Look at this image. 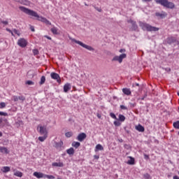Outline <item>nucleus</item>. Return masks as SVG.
<instances>
[{
	"label": "nucleus",
	"mask_w": 179,
	"mask_h": 179,
	"mask_svg": "<svg viewBox=\"0 0 179 179\" xmlns=\"http://www.w3.org/2000/svg\"><path fill=\"white\" fill-rule=\"evenodd\" d=\"M19 9L21 10V12H23L26 15H29V16H32L33 17H37V20H38L39 22H42V23H45L46 24H49V26H51V22H50L48 20H47V18H45L43 16L38 15L37 12H36L33 10H30V9H29L24 6H20L19 7Z\"/></svg>",
	"instance_id": "nucleus-1"
},
{
	"label": "nucleus",
	"mask_w": 179,
	"mask_h": 179,
	"mask_svg": "<svg viewBox=\"0 0 179 179\" xmlns=\"http://www.w3.org/2000/svg\"><path fill=\"white\" fill-rule=\"evenodd\" d=\"M139 26L143 30H146L147 31H157V27H152L148 23L140 22Z\"/></svg>",
	"instance_id": "nucleus-2"
},
{
	"label": "nucleus",
	"mask_w": 179,
	"mask_h": 179,
	"mask_svg": "<svg viewBox=\"0 0 179 179\" xmlns=\"http://www.w3.org/2000/svg\"><path fill=\"white\" fill-rule=\"evenodd\" d=\"M157 2L166 8L174 9L176 8L174 3L169 0H157Z\"/></svg>",
	"instance_id": "nucleus-3"
},
{
	"label": "nucleus",
	"mask_w": 179,
	"mask_h": 179,
	"mask_svg": "<svg viewBox=\"0 0 179 179\" xmlns=\"http://www.w3.org/2000/svg\"><path fill=\"white\" fill-rule=\"evenodd\" d=\"M71 41H73V43H76V44H78L79 45H80L83 48H85L86 50H88V51H94V48H92V46H90V45H87L83 43L80 41H77L75 38H71Z\"/></svg>",
	"instance_id": "nucleus-4"
},
{
	"label": "nucleus",
	"mask_w": 179,
	"mask_h": 179,
	"mask_svg": "<svg viewBox=\"0 0 179 179\" xmlns=\"http://www.w3.org/2000/svg\"><path fill=\"white\" fill-rule=\"evenodd\" d=\"M124 58H127V54L123 53L120 55V56H115L113 59L112 61H117L120 64L122 62V59Z\"/></svg>",
	"instance_id": "nucleus-5"
},
{
	"label": "nucleus",
	"mask_w": 179,
	"mask_h": 179,
	"mask_svg": "<svg viewBox=\"0 0 179 179\" xmlns=\"http://www.w3.org/2000/svg\"><path fill=\"white\" fill-rule=\"evenodd\" d=\"M38 131L41 135H48V131H47V127L44 126L39 125L38 127Z\"/></svg>",
	"instance_id": "nucleus-6"
},
{
	"label": "nucleus",
	"mask_w": 179,
	"mask_h": 179,
	"mask_svg": "<svg viewBox=\"0 0 179 179\" xmlns=\"http://www.w3.org/2000/svg\"><path fill=\"white\" fill-rule=\"evenodd\" d=\"M50 77L52 79H54V80H56L57 82V83H59L60 85L61 77L59 76V75L58 73L52 72L50 73Z\"/></svg>",
	"instance_id": "nucleus-7"
},
{
	"label": "nucleus",
	"mask_w": 179,
	"mask_h": 179,
	"mask_svg": "<svg viewBox=\"0 0 179 179\" xmlns=\"http://www.w3.org/2000/svg\"><path fill=\"white\" fill-rule=\"evenodd\" d=\"M17 44L22 48H24L27 46V41L23 38H21L18 40Z\"/></svg>",
	"instance_id": "nucleus-8"
},
{
	"label": "nucleus",
	"mask_w": 179,
	"mask_h": 179,
	"mask_svg": "<svg viewBox=\"0 0 179 179\" xmlns=\"http://www.w3.org/2000/svg\"><path fill=\"white\" fill-rule=\"evenodd\" d=\"M86 134L85 133H80L78 134V136H77V141H79V142H83L84 140L86 138Z\"/></svg>",
	"instance_id": "nucleus-9"
},
{
	"label": "nucleus",
	"mask_w": 179,
	"mask_h": 179,
	"mask_svg": "<svg viewBox=\"0 0 179 179\" xmlns=\"http://www.w3.org/2000/svg\"><path fill=\"white\" fill-rule=\"evenodd\" d=\"M34 177H36V178H45V174H44L41 172H34Z\"/></svg>",
	"instance_id": "nucleus-10"
},
{
	"label": "nucleus",
	"mask_w": 179,
	"mask_h": 179,
	"mask_svg": "<svg viewBox=\"0 0 179 179\" xmlns=\"http://www.w3.org/2000/svg\"><path fill=\"white\" fill-rule=\"evenodd\" d=\"M15 2H18V3L25 5L26 6H27V5H30V1L28 0H15Z\"/></svg>",
	"instance_id": "nucleus-11"
},
{
	"label": "nucleus",
	"mask_w": 179,
	"mask_h": 179,
	"mask_svg": "<svg viewBox=\"0 0 179 179\" xmlns=\"http://www.w3.org/2000/svg\"><path fill=\"white\" fill-rule=\"evenodd\" d=\"M64 146V142L62 141H60L59 143L55 142L54 147L56 148V149H61Z\"/></svg>",
	"instance_id": "nucleus-12"
},
{
	"label": "nucleus",
	"mask_w": 179,
	"mask_h": 179,
	"mask_svg": "<svg viewBox=\"0 0 179 179\" xmlns=\"http://www.w3.org/2000/svg\"><path fill=\"white\" fill-rule=\"evenodd\" d=\"M122 92L126 96H131V89L129 88H123Z\"/></svg>",
	"instance_id": "nucleus-13"
},
{
	"label": "nucleus",
	"mask_w": 179,
	"mask_h": 179,
	"mask_svg": "<svg viewBox=\"0 0 179 179\" xmlns=\"http://www.w3.org/2000/svg\"><path fill=\"white\" fill-rule=\"evenodd\" d=\"M166 41L168 43L171 44L177 42V38H176V37H169L166 39Z\"/></svg>",
	"instance_id": "nucleus-14"
},
{
	"label": "nucleus",
	"mask_w": 179,
	"mask_h": 179,
	"mask_svg": "<svg viewBox=\"0 0 179 179\" xmlns=\"http://www.w3.org/2000/svg\"><path fill=\"white\" fill-rule=\"evenodd\" d=\"M136 129L138 131V132H145V127L141 124L136 126Z\"/></svg>",
	"instance_id": "nucleus-15"
},
{
	"label": "nucleus",
	"mask_w": 179,
	"mask_h": 179,
	"mask_svg": "<svg viewBox=\"0 0 179 179\" xmlns=\"http://www.w3.org/2000/svg\"><path fill=\"white\" fill-rule=\"evenodd\" d=\"M52 167H64V163L62 162H53L52 164Z\"/></svg>",
	"instance_id": "nucleus-16"
},
{
	"label": "nucleus",
	"mask_w": 179,
	"mask_h": 179,
	"mask_svg": "<svg viewBox=\"0 0 179 179\" xmlns=\"http://www.w3.org/2000/svg\"><path fill=\"white\" fill-rule=\"evenodd\" d=\"M69 90H71V84L66 83L64 86V93H67Z\"/></svg>",
	"instance_id": "nucleus-17"
},
{
	"label": "nucleus",
	"mask_w": 179,
	"mask_h": 179,
	"mask_svg": "<svg viewBox=\"0 0 179 179\" xmlns=\"http://www.w3.org/2000/svg\"><path fill=\"white\" fill-rule=\"evenodd\" d=\"M0 152L1 153H6V155H8L9 153V150H8V148H6V147H0Z\"/></svg>",
	"instance_id": "nucleus-18"
},
{
	"label": "nucleus",
	"mask_w": 179,
	"mask_h": 179,
	"mask_svg": "<svg viewBox=\"0 0 179 179\" xmlns=\"http://www.w3.org/2000/svg\"><path fill=\"white\" fill-rule=\"evenodd\" d=\"M13 171H15L14 173V176H15V177H23V173L19 171H16L15 169H13Z\"/></svg>",
	"instance_id": "nucleus-19"
},
{
	"label": "nucleus",
	"mask_w": 179,
	"mask_h": 179,
	"mask_svg": "<svg viewBox=\"0 0 179 179\" xmlns=\"http://www.w3.org/2000/svg\"><path fill=\"white\" fill-rule=\"evenodd\" d=\"M47 138H48V135L43 134V136L38 137V141H40V142H44V141H45Z\"/></svg>",
	"instance_id": "nucleus-20"
},
{
	"label": "nucleus",
	"mask_w": 179,
	"mask_h": 179,
	"mask_svg": "<svg viewBox=\"0 0 179 179\" xmlns=\"http://www.w3.org/2000/svg\"><path fill=\"white\" fill-rule=\"evenodd\" d=\"M1 171L3 173H9V171H10V167H9V166H3L1 169Z\"/></svg>",
	"instance_id": "nucleus-21"
},
{
	"label": "nucleus",
	"mask_w": 179,
	"mask_h": 179,
	"mask_svg": "<svg viewBox=\"0 0 179 179\" xmlns=\"http://www.w3.org/2000/svg\"><path fill=\"white\" fill-rule=\"evenodd\" d=\"M66 153L70 155H74L75 150L73 149V148H70L69 149L66 150Z\"/></svg>",
	"instance_id": "nucleus-22"
},
{
	"label": "nucleus",
	"mask_w": 179,
	"mask_h": 179,
	"mask_svg": "<svg viewBox=\"0 0 179 179\" xmlns=\"http://www.w3.org/2000/svg\"><path fill=\"white\" fill-rule=\"evenodd\" d=\"M72 146H73V148L78 149V148H79V146H80V143H79L78 141H74L72 143Z\"/></svg>",
	"instance_id": "nucleus-23"
},
{
	"label": "nucleus",
	"mask_w": 179,
	"mask_h": 179,
	"mask_svg": "<svg viewBox=\"0 0 179 179\" xmlns=\"http://www.w3.org/2000/svg\"><path fill=\"white\" fill-rule=\"evenodd\" d=\"M157 15L159 16L161 18H164L167 16V13L166 12L162 11L160 13H157Z\"/></svg>",
	"instance_id": "nucleus-24"
},
{
	"label": "nucleus",
	"mask_w": 179,
	"mask_h": 179,
	"mask_svg": "<svg viewBox=\"0 0 179 179\" xmlns=\"http://www.w3.org/2000/svg\"><path fill=\"white\" fill-rule=\"evenodd\" d=\"M50 31H52V34H58V29L55 27L51 28Z\"/></svg>",
	"instance_id": "nucleus-25"
},
{
	"label": "nucleus",
	"mask_w": 179,
	"mask_h": 179,
	"mask_svg": "<svg viewBox=\"0 0 179 179\" xmlns=\"http://www.w3.org/2000/svg\"><path fill=\"white\" fill-rule=\"evenodd\" d=\"M127 164H135V159L132 158V157H130V159L127 162Z\"/></svg>",
	"instance_id": "nucleus-26"
},
{
	"label": "nucleus",
	"mask_w": 179,
	"mask_h": 179,
	"mask_svg": "<svg viewBox=\"0 0 179 179\" xmlns=\"http://www.w3.org/2000/svg\"><path fill=\"white\" fill-rule=\"evenodd\" d=\"M96 150H104V148L101 144H97L96 145Z\"/></svg>",
	"instance_id": "nucleus-27"
},
{
	"label": "nucleus",
	"mask_w": 179,
	"mask_h": 179,
	"mask_svg": "<svg viewBox=\"0 0 179 179\" xmlns=\"http://www.w3.org/2000/svg\"><path fill=\"white\" fill-rule=\"evenodd\" d=\"M40 85H44V83H45V76H43L41 78V81H40Z\"/></svg>",
	"instance_id": "nucleus-28"
},
{
	"label": "nucleus",
	"mask_w": 179,
	"mask_h": 179,
	"mask_svg": "<svg viewBox=\"0 0 179 179\" xmlns=\"http://www.w3.org/2000/svg\"><path fill=\"white\" fill-rule=\"evenodd\" d=\"M173 127L176 129H179V120L173 122Z\"/></svg>",
	"instance_id": "nucleus-29"
},
{
	"label": "nucleus",
	"mask_w": 179,
	"mask_h": 179,
	"mask_svg": "<svg viewBox=\"0 0 179 179\" xmlns=\"http://www.w3.org/2000/svg\"><path fill=\"white\" fill-rule=\"evenodd\" d=\"M119 121L124 122L125 121V116L124 115H119Z\"/></svg>",
	"instance_id": "nucleus-30"
},
{
	"label": "nucleus",
	"mask_w": 179,
	"mask_h": 179,
	"mask_svg": "<svg viewBox=\"0 0 179 179\" xmlns=\"http://www.w3.org/2000/svg\"><path fill=\"white\" fill-rule=\"evenodd\" d=\"M72 135H73V133L72 131H68L65 134V136L66 138H71V136H72Z\"/></svg>",
	"instance_id": "nucleus-31"
},
{
	"label": "nucleus",
	"mask_w": 179,
	"mask_h": 179,
	"mask_svg": "<svg viewBox=\"0 0 179 179\" xmlns=\"http://www.w3.org/2000/svg\"><path fill=\"white\" fill-rule=\"evenodd\" d=\"M45 178L55 179V176L52 175H45Z\"/></svg>",
	"instance_id": "nucleus-32"
},
{
	"label": "nucleus",
	"mask_w": 179,
	"mask_h": 179,
	"mask_svg": "<svg viewBox=\"0 0 179 179\" xmlns=\"http://www.w3.org/2000/svg\"><path fill=\"white\" fill-rule=\"evenodd\" d=\"M6 107V103L5 102L0 103V108H5Z\"/></svg>",
	"instance_id": "nucleus-33"
},
{
	"label": "nucleus",
	"mask_w": 179,
	"mask_h": 179,
	"mask_svg": "<svg viewBox=\"0 0 179 179\" xmlns=\"http://www.w3.org/2000/svg\"><path fill=\"white\" fill-rule=\"evenodd\" d=\"M110 117H111V118H113V120H117V116H115V114H114L113 113H110Z\"/></svg>",
	"instance_id": "nucleus-34"
},
{
	"label": "nucleus",
	"mask_w": 179,
	"mask_h": 179,
	"mask_svg": "<svg viewBox=\"0 0 179 179\" xmlns=\"http://www.w3.org/2000/svg\"><path fill=\"white\" fill-rule=\"evenodd\" d=\"M32 51H33L34 55H38V50L34 49Z\"/></svg>",
	"instance_id": "nucleus-35"
},
{
	"label": "nucleus",
	"mask_w": 179,
	"mask_h": 179,
	"mask_svg": "<svg viewBox=\"0 0 179 179\" xmlns=\"http://www.w3.org/2000/svg\"><path fill=\"white\" fill-rule=\"evenodd\" d=\"M144 178L145 179H150V175L149 173H145L143 175Z\"/></svg>",
	"instance_id": "nucleus-36"
},
{
	"label": "nucleus",
	"mask_w": 179,
	"mask_h": 179,
	"mask_svg": "<svg viewBox=\"0 0 179 179\" xmlns=\"http://www.w3.org/2000/svg\"><path fill=\"white\" fill-rule=\"evenodd\" d=\"M13 101H19V96H13Z\"/></svg>",
	"instance_id": "nucleus-37"
},
{
	"label": "nucleus",
	"mask_w": 179,
	"mask_h": 179,
	"mask_svg": "<svg viewBox=\"0 0 179 179\" xmlns=\"http://www.w3.org/2000/svg\"><path fill=\"white\" fill-rule=\"evenodd\" d=\"M13 31L15 33V34H17V36H20V33L19 31H17V29H13Z\"/></svg>",
	"instance_id": "nucleus-38"
},
{
	"label": "nucleus",
	"mask_w": 179,
	"mask_h": 179,
	"mask_svg": "<svg viewBox=\"0 0 179 179\" xmlns=\"http://www.w3.org/2000/svg\"><path fill=\"white\" fill-rule=\"evenodd\" d=\"M18 99L21 100V101H24L26 100V98L23 96H18Z\"/></svg>",
	"instance_id": "nucleus-39"
},
{
	"label": "nucleus",
	"mask_w": 179,
	"mask_h": 179,
	"mask_svg": "<svg viewBox=\"0 0 179 179\" xmlns=\"http://www.w3.org/2000/svg\"><path fill=\"white\" fill-rule=\"evenodd\" d=\"M114 125H115V127H120V125H121V123L119 121H115Z\"/></svg>",
	"instance_id": "nucleus-40"
},
{
	"label": "nucleus",
	"mask_w": 179,
	"mask_h": 179,
	"mask_svg": "<svg viewBox=\"0 0 179 179\" xmlns=\"http://www.w3.org/2000/svg\"><path fill=\"white\" fill-rule=\"evenodd\" d=\"M121 110H128V108L124 105H120Z\"/></svg>",
	"instance_id": "nucleus-41"
},
{
	"label": "nucleus",
	"mask_w": 179,
	"mask_h": 179,
	"mask_svg": "<svg viewBox=\"0 0 179 179\" xmlns=\"http://www.w3.org/2000/svg\"><path fill=\"white\" fill-rule=\"evenodd\" d=\"M26 84L30 85H34V83L31 80H28L27 81Z\"/></svg>",
	"instance_id": "nucleus-42"
},
{
	"label": "nucleus",
	"mask_w": 179,
	"mask_h": 179,
	"mask_svg": "<svg viewBox=\"0 0 179 179\" xmlns=\"http://www.w3.org/2000/svg\"><path fill=\"white\" fill-rule=\"evenodd\" d=\"M0 115H3L4 117H8V113L4 112H0Z\"/></svg>",
	"instance_id": "nucleus-43"
},
{
	"label": "nucleus",
	"mask_w": 179,
	"mask_h": 179,
	"mask_svg": "<svg viewBox=\"0 0 179 179\" xmlns=\"http://www.w3.org/2000/svg\"><path fill=\"white\" fill-rule=\"evenodd\" d=\"M1 23H2L3 24H5L6 26L8 24V22L7 20H6V21H1Z\"/></svg>",
	"instance_id": "nucleus-44"
},
{
	"label": "nucleus",
	"mask_w": 179,
	"mask_h": 179,
	"mask_svg": "<svg viewBox=\"0 0 179 179\" xmlns=\"http://www.w3.org/2000/svg\"><path fill=\"white\" fill-rule=\"evenodd\" d=\"M128 23H131V24H135V22H134V20H128Z\"/></svg>",
	"instance_id": "nucleus-45"
},
{
	"label": "nucleus",
	"mask_w": 179,
	"mask_h": 179,
	"mask_svg": "<svg viewBox=\"0 0 179 179\" xmlns=\"http://www.w3.org/2000/svg\"><path fill=\"white\" fill-rule=\"evenodd\" d=\"M144 158L148 160V159H149V155H144Z\"/></svg>",
	"instance_id": "nucleus-46"
},
{
	"label": "nucleus",
	"mask_w": 179,
	"mask_h": 179,
	"mask_svg": "<svg viewBox=\"0 0 179 179\" xmlns=\"http://www.w3.org/2000/svg\"><path fill=\"white\" fill-rule=\"evenodd\" d=\"M30 29H31L32 31H35V30H34V27H33V26H31V27H30Z\"/></svg>",
	"instance_id": "nucleus-47"
},
{
	"label": "nucleus",
	"mask_w": 179,
	"mask_h": 179,
	"mask_svg": "<svg viewBox=\"0 0 179 179\" xmlns=\"http://www.w3.org/2000/svg\"><path fill=\"white\" fill-rule=\"evenodd\" d=\"M6 31H8V33H12V30L8 28H6Z\"/></svg>",
	"instance_id": "nucleus-48"
},
{
	"label": "nucleus",
	"mask_w": 179,
	"mask_h": 179,
	"mask_svg": "<svg viewBox=\"0 0 179 179\" xmlns=\"http://www.w3.org/2000/svg\"><path fill=\"white\" fill-rule=\"evenodd\" d=\"M45 38H48V40H52L51 37L48 36H45Z\"/></svg>",
	"instance_id": "nucleus-49"
},
{
	"label": "nucleus",
	"mask_w": 179,
	"mask_h": 179,
	"mask_svg": "<svg viewBox=\"0 0 179 179\" xmlns=\"http://www.w3.org/2000/svg\"><path fill=\"white\" fill-rule=\"evenodd\" d=\"M152 0H142L143 2H151Z\"/></svg>",
	"instance_id": "nucleus-50"
},
{
	"label": "nucleus",
	"mask_w": 179,
	"mask_h": 179,
	"mask_svg": "<svg viewBox=\"0 0 179 179\" xmlns=\"http://www.w3.org/2000/svg\"><path fill=\"white\" fill-rule=\"evenodd\" d=\"M120 52H125V49H120Z\"/></svg>",
	"instance_id": "nucleus-51"
},
{
	"label": "nucleus",
	"mask_w": 179,
	"mask_h": 179,
	"mask_svg": "<svg viewBox=\"0 0 179 179\" xmlns=\"http://www.w3.org/2000/svg\"><path fill=\"white\" fill-rule=\"evenodd\" d=\"M173 179H179L178 176H173Z\"/></svg>",
	"instance_id": "nucleus-52"
},
{
	"label": "nucleus",
	"mask_w": 179,
	"mask_h": 179,
	"mask_svg": "<svg viewBox=\"0 0 179 179\" xmlns=\"http://www.w3.org/2000/svg\"><path fill=\"white\" fill-rule=\"evenodd\" d=\"M98 118H101V115L100 114L97 115Z\"/></svg>",
	"instance_id": "nucleus-53"
},
{
	"label": "nucleus",
	"mask_w": 179,
	"mask_h": 179,
	"mask_svg": "<svg viewBox=\"0 0 179 179\" xmlns=\"http://www.w3.org/2000/svg\"><path fill=\"white\" fill-rule=\"evenodd\" d=\"M2 132L1 131H0V138H1V136H2Z\"/></svg>",
	"instance_id": "nucleus-54"
},
{
	"label": "nucleus",
	"mask_w": 179,
	"mask_h": 179,
	"mask_svg": "<svg viewBox=\"0 0 179 179\" xmlns=\"http://www.w3.org/2000/svg\"><path fill=\"white\" fill-rule=\"evenodd\" d=\"M0 124H2V119L0 118Z\"/></svg>",
	"instance_id": "nucleus-55"
},
{
	"label": "nucleus",
	"mask_w": 179,
	"mask_h": 179,
	"mask_svg": "<svg viewBox=\"0 0 179 179\" xmlns=\"http://www.w3.org/2000/svg\"><path fill=\"white\" fill-rule=\"evenodd\" d=\"M10 34H11L12 36H15V35L13 34V31H12V33H10Z\"/></svg>",
	"instance_id": "nucleus-56"
},
{
	"label": "nucleus",
	"mask_w": 179,
	"mask_h": 179,
	"mask_svg": "<svg viewBox=\"0 0 179 179\" xmlns=\"http://www.w3.org/2000/svg\"><path fill=\"white\" fill-rule=\"evenodd\" d=\"M95 157H96V159H99V157H97V156H95Z\"/></svg>",
	"instance_id": "nucleus-57"
},
{
	"label": "nucleus",
	"mask_w": 179,
	"mask_h": 179,
	"mask_svg": "<svg viewBox=\"0 0 179 179\" xmlns=\"http://www.w3.org/2000/svg\"><path fill=\"white\" fill-rule=\"evenodd\" d=\"M168 71H170V69H168V70H167Z\"/></svg>",
	"instance_id": "nucleus-58"
},
{
	"label": "nucleus",
	"mask_w": 179,
	"mask_h": 179,
	"mask_svg": "<svg viewBox=\"0 0 179 179\" xmlns=\"http://www.w3.org/2000/svg\"><path fill=\"white\" fill-rule=\"evenodd\" d=\"M136 86H139V84H136Z\"/></svg>",
	"instance_id": "nucleus-59"
},
{
	"label": "nucleus",
	"mask_w": 179,
	"mask_h": 179,
	"mask_svg": "<svg viewBox=\"0 0 179 179\" xmlns=\"http://www.w3.org/2000/svg\"><path fill=\"white\" fill-rule=\"evenodd\" d=\"M178 135L179 136V131H178Z\"/></svg>",
	"instance_id": "nucleus-60"
},
{
	"label": "nucleus",
	"mask_w": 179,
	"mask_h": 179,
	"mask_svg": "<svg viewBox=\"0 0 179 179\" xmlns=\"http://www.w3.org/2000/svg\"><path fill=\"white\" fill-rule=\"evenodd\" d=\"M156 1V2H157V0H155Z\"/></svg>",
	"instance_id": "nucleus-61"
}]
</instances>
